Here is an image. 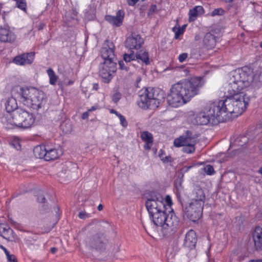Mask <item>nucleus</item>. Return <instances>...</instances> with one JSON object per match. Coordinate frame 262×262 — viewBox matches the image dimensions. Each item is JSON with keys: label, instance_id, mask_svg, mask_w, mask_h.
I'll use <instances>...</instances> for the list:
<instances>
[{"label": "nucleus", "instance_id": "obj_1", "mask_svg": "<svg viewBox=\"0 0 262 262\" xmlns=\"http://www.w3.org/2000/svg\"><path fill=\"white\" fill-rule=\"evenodd\" d=\"M147 199L146 208L150 219L164 236L173 235L177 230L179 221L172 210L167 214L163 196L156 191H148L145 193Z\"/></svg>", "mask_w": 262, "mask_h": 262}, {"label": "nucleus", "instance_id": "obj_2", "mask_svg": "<svg viewBox=\"0 0 262 262\" xmlns=\"http://www.w3.org/2000/svg\"><path fill=\"white\" fill-rule=\"evenodd\" d=\"M203 85V79L199 77L183 79L174 83L167 96L168 104L177 107L186 103L199 93Z\"/></svg>", "mask_w": 262, "mask_h": 262}, {"label": "nucleus", "instance_id": "obj_3", "mask_svg": "<svg viewBox=\"0 0 262 262\" xmlns=\"http://www.w3.org/2000/svg\"><path fill=\"white\" fill-rule=\"evenodd\" d=\"M231 80V81L227 88V98L218 101L229 114H234L235 116H237L245 111L248 105L249 99L246 95L241 92L245 88L242 84L236 82L233 78Z\"/></svg>", "mask_w": 262, "mask_h": 262}, {"label": "nucleus", "instance_id": "obj_4", "mask_svg": "<svg viewBox=\"0 0 262 262\" xmlns=\"http://www.w3.org/2000/svg\"><path fill=\"white\" fill-rule=\"evenodd\" d=\"M229 114L220 102L214 101L207 103L195 116V124L200 125H216L225 122Z\"/></svg>", "mask_w": 262, "mask_h": 262}, {"label": "nucleus", "instance_id": "obj_5", "mask_svg": "<svg viewBox=\"0 0 262 262\" xmlns=\"http://www.w3.org/2000/svg\"><path fill=\"white\" fill-rule=\"evenodd\" d=\"M11 94L33 110H38L42 108L46 102L44 93L32 87L15 86L11 90Z\"/></svg>", "mask_w": 262, "mask_h": 262}, {"label": "nucleus", "instance_id": "obj_6", "mask_svg": "<svg viewBox=\"0 0 262 262\" xmlns=\"http://www.w3.org/2000/svg\"><path fill=\"white\" fill-rule=\"evenodd\" d=\"M163 92L155 90L152 88L142 89L139 92L138 105L144 109H155L159 106L164 100Z\"/></svg>", "mask_w": 262, "mask_h": 262}, {"label": "nucleus", "instance_id": "obj_7", "mask_svg": "<svg viewBox=\"0 0 262 262\" xmlns=\"http://www.w3.org/2000/svg\"><path fill=\"white\" fill-rule=\"evenodd\" d=\"M12 118L14 125L24 128L30 127L35 119L32 114L22 109L16 110L12 114Z\"/></svg>", "mask_w": 262, "mask_h": 262}, {"label": "nucleus", "instance_id": "obj_8", "mask_svg": "<svg viewBox=\"0 0 262 262\" xmlns=\"http://www.w3.org/2000/svg\"><path fill=\"white\" fill-rule=\"evenodd\" d=\"M184 203V201L181 204L184 216L192 222L197 221L202 216L204 205L192 201L186 205Z\"/></svg>", "mask_w": 262, "mask_h": 262}, {"label": "nucleus", "instance_id": "obj_9", "mask_svg": "<svg viewBox=\"0 0 262 262\" xmlns=\"http://www.w3.org/2000/svg\"><path fill=\"white\" fill-rule=\"evenodd\" d=\"M117 70V63L105 60L99 66V76L104 83H108L113 77V74Z\"/></svg>", "mask_w": 262, "mask_h": 262}, {"label": "nucleus", "instance_id": "obj_10", "mask_svg": "<svg viewBox=\"0 0 262 262\" xmlns=\"http://www.w3.org/2000/svg\"><path fill=\"white\" fill-rule=\"evenodd\" d=\"M232 78L236 82L241 83L243 87L246 88L253 81V74L249 69L248 71H246L244 70V68H242L234 72Z\"/></svg>", "mask_w": 262, "mask_h": 262}, {"label": "nucleus", "instance_id": "obj_11", "mask_svg": "<svg viewBox=\"0 0 262 262\" xmlns=\"http://www.w3.org/2000/svg\"><path fill=\"white\" fill-rule=\"evenodd\" d=\"M115 46L112 41L105 40L104 46L101 49V56L105 60L117 63V59L115 54Z\"/></svg>", "mask_w": 262, "mask_h": 262}, {"label": "nucleus", "instance_id": "obj_12", "mask_svg": "<svg viewBox=\"0 0 262 262\" xmlns=\"http://www.w3.org/2000/svg\"><path fill=\"white\" fill-rule=\"evenodd\" d=\"M143 43L144 39L141 35L135 33H132L125 41V47L132 51V50H138L140 49Z\"/></svg>", "mask_w": 262, "mask_h": 262}, {"label": "nucleus", "instance_id": "obj_13", "mask_svg": "<svg viewBox=\"0 0 262 262\" xmlns=\"http://www.w3.org/2000/svg\"><path fill=\"white\" fill-rule=\"evenodd\" d=\"M125 13L124 10H119L116 13V16L107 15L105 16V19L115 27H120L123 24Z\"/></svg>", "mask_w": 262, "mask_h": 262}, {"label": "nucleus", "instance_id": "obj_14", "mask_svg": "<svg viewBox=\"0 0 262 262\" xmlns=\"http://www.w3.org/2000/svg\"><path fill=\"white\" fill-rule=\"evenodd\" d=\"M197 241L198 238L195 232L192 229H190L185 234L183 246L189 249H194Z\"/></svg>", "mask_w": 262, "mask_h": 262}, {"label": "nucleus", "instance_id": "obj_15", "mask_svg": "<svg viewBox=\"0 0 262 262\" xmlns=\"http://www.w3.org/2000/svg\"><path fill=\"white\" fill-rule=\"evenodd\" d=\"M35 54L33 52L24 53L16 56L13 59V62L18 65L31 64L34 59Z\"/></svg>", "mask_w": 262, "mask_h": 262}, {"label": "nucleus", "instance_id": "obj_16", "mask_svg": "<svg viewBox=\"0 0 262 262\" xmlns=\"http://www.w3.org/2000/svg\"><path fill=\"white\" fill-rule=\"evenodd\" d=\"M191 201L196 203L204 204L205 200V194L203 189L198 185H194L191 194Z\"/></svg>", "mask_w": 262, "mask_h": 262}, {"label": "nucleus", "instance_id": "obj_17", "mask_svg": "<svg viewBox=\"0 0 262 262\" xmlns=\"http://www.w3.org/2000/svg\"><path fill=\"white\" fill-rule=\"evenodd\" d=\"M252 237L255 249L262 250V227L256 226L252 234Z\"/></svg>", "mask_w": 262, "mask_h": 262}, {"label": "nucleus", "instance_id": "obj_18", "mask_svg": "<svg viewBox=\"0 0 262 262\" xmlns=\"http://www.w3.org/2000/svg\"><path fill=\"white\" fill-rule=\"evenodd\" d=\"M15 39V35L9 29L0 27V41L4 42H12Z\"/></svg>", "mask_w": 262, "mask_h": 262}, {"label": "nucleus", "instance_id": "obj_19", "mask_svg": "<svg viewBox=\"0 0 262 262\" xmlns=\"http://www.w3.org/2000/svg\"><path fill=\"white\" fill-rule=\"evenodd\" d=\"M183 181H174V192L179 202L182 204L185 196V190L182 184Z\"/></svg>", "mask_w": 262, "mask_h": 262}, {"label": "nucleus", "instance_id": "obj_20", "mask_svg": "<svg viewBox=\"0 0 262 262\" xmlns=\"http://www.w3.org/2000/svg\"><path fill=\"white\" fill-rule=\"evenodd\" d=\"M102 236L103 235L99 234L93 236L90 241L91 247L100 251L104 249L105 248V243L102 240Z\"/></svg>", "mask_w": 262, "mask_h": 262}, {"label": "nucleus", "instance_id": "obj_21", "mask_svg": "<svg viewBox=\"0 0 262 262\" xmlns=\"http://www.w3.org/2000/svg\"><path fill=\"white\" fill-rule=\"evenodd\" d=\"M62 155L61 151L56 148H52L47 145L45 160L47 161H54L58 159Z\"/></svg>", "mask_w": 262, "mask_h": 262}, {"label": "nucleus", "instance_id": "obj_22", "mask_svg": "<svg viewBox=\"0 0 262 262\" xmlns=\"http://www.w3.org/2000/svg\"><path fill=\"white\" fill-rule=\"evenodd\" d=\"M203 46L207 49H212L216 43V37L211 32L207 33L203 40Z\"/></svg>", "mask_w": 262, "mask_h": 262}, {"label": "nucleus", "instance_id": "obj_23", "mask_svg": "<svg viewBox=\"0 0 262 262\" xmlns=\"http://www.w3.org/2000/svg\"><path fill=\"white\" fill-rule=\"evenodd\" d=\"M16 99L18 98L12 95V97L7 99L5 104L6 110L7 112H13V113L18 109Z\"/></svg>", "mask_w": 262, "mask_h": 262}, {"label": "nucleus", "instance_id": "obj_24", "mask_svg": "<svg viewBox=\"0 0 262 262\" xmlns=\"http://www.w3.org/2000/svg\"><path fill=\"white\" fill-rule=\"evenodd\" d=\"M204 8L202 6H198L190 9L189 12V21H194L199 15L203 14Z\"/></svg>", "mask_w": 262, "mask_h": 262}, {"label": "nucleus", "instance_id": "obj_25", "mask_svg": "<svg viewBox=\"0 0 262 262\" xmlns=\"http://www.w3.org/2000/svg\"><path fill=\"white\" fill-rule=\"evenodd\" d=\"M47 145H40L36 146L33 149L35 157L39 159H43L45 160Z\"/></svg>", "mask_w": 262, "mask_h": 262}, {"label": "nucleus", "instance_id": "obj_26", "mask_svg": "<svg viewBox=\"0 0 262 262\" xmlns=\"http://www.w3.org/2000/svg\"><path fill=\"white\" fill-rule=\"evenodd\" d=\"M136 58L140 60L146 65L150 64L149 54L147 51L144 50H140L136 54Z\"/></svg>", "mask_w": 262, "mask_h": 262}, {"label": "nucleus", "instance_id": "obj_27", "mask_svg": "<svg viewBox=\"0 0 262 262\" xmlns=\"http://www.w3.org/2000/svg\"><path fill=\"white\" fill-rule=\"evenodd\" d=\"M190 139L184 136H181L174 140L173 144L176 147H181L182 145L190 144Z\"/></svg>", "mask_w": 262, "mask_h": 262}, {"label": "nucleus", "instance_id": "obj_28", "mask_svg": "<svg viewBox=\"0 0 262 262\" xmlns=\"http://www.w3.org/2000/svg\"><path fill=\"white\" fill-rule=\"evenodd\" d=\"M12 232V230L9 226L4 224L0 225V234L4 238H9V235L11 234Z\"/></svg>", "mask_w": 262, "mask_h": 262}, {"label": "nucleus", "instance_id": "obj_29", "mask_svg": "<svg viewBox=\"0 0 262 262\" xmlns=\"http://www.w3.org/2000/svg\"><path fill=\"white\" fill-rule=\"evenodd\" d=\"M47 73L49 77V83L50 84L54 85L56 84L58 79V76L52 68H49L47 70Z\"/></svg>", "mask_w": 262, "mask_h": 262}, {"label": "nucleus", "instance_id": "obj_30", "mask_svg": "<svg viewBox=\"0 0 262 262\" xmlns=\"http://www.w3.org/2000/svg\"><path fill=\"white\" fill-rule=\"evenodd\" d=\"M141 138L144 142H153V136L152 135L148 132V131H143L141 133Z\"/></svg>", "mask_w": 262, "mask_h": 262}, {"label": "nucleus", "instance_id": "obj_31", "mask_svg": "<svg viewBox=\"0 0 262 262\" xmlns=\"http://www.w3.org/2000/svg\"><path fill=\"white\" fill-rule=\"evenodd\" d=\"M196 143H191L190 144L185 145H182L183 147L182 148V151L186 154H192L194 152L195 150V145Z\"/></svg>", "mask_w": 262, "mask_h": 262}, {"label": "nucleus", "instance_id": "obj_32", "mask_svg": "<svg viewBox=\"0 0 262 262\" xmlns=\"http://www.w3.org/2000/svg\"><path fill=\"white\" fill-rule=\"evenodd\" d=\"M185 137L190 139V142L193 143H196V139L199 137V135L193 133L190 130H186L185 132V135L184 136Z\"/></svg>", "mask_w": 262, "mask_h": 262}, {"label": "nucleus", "instance_id": "obj_33", "mask_svg": "<svg viewBox=\"0 0 262 262\" xmlns=\"http://www.w3.org/2000/svg\"><path fill=\"white\" fill-rule=\"evenodd\" d=\"M136 58V55L134 54V52L133 51H130V53L129 54H124L123 55V59L124 61L126 62V64L128 63V62H130L132 60H135Z\"/></svg>", "mask_w": 262, "mask_h": 262}, {"label": "nucleus", "instance_id": "obj_34", "mask_svg": "<svg viewBox=\"0 0 262 262\" xmlns=\"http://www.w3.org/2000/svg\"><path fill=\"white\" fill-rule=\"evenodd\" d=\"M186 27V25H184L182 27H179L178 29L176 27L173 28V31L175 32L174 38L176 39H178L179 36L184 33Z\"/></svg>", "mask_w": 262, "mask_h": 262}, {"label": "nucleus", "instance_id": "obj_35", "mask_svg": "<svg viewBox=\"0 0 262 262\" xmlns=\"http://www.w3.org/2000/svg\"><path fill=\"white\" fill-rule=\"evenodd\" d=\"M61 128L66 134L70 133L72 130V124L70 122L62 123L61 124Z\"/></svg>", "mask_w": 262, "mask_h": 262}, {"label": "nucleus", "instance_id": "obj_36", "mask_svg": "<svg viewBox=\"0 0 262 262\" xmlns=\"http://www.w3.org/2000/svg\"><path fill=\"white\" fill-rule=\"evenodd\" d=\"M225 10L222 8H216L213 10L211 13V16H222L225 14Z\"/></svg>", "mask_w": 262, "mask_h": 262}, {"label": "nucleus", "instance_id": "obj_37", "mask_svg": "<svg viewBox=\"0 0 262 262\" xmlns=\"http://www.w3.org/2000/svg\"><path fill=\"white\" fill-rule=\"evenodd\" d=\"M122 95L118 90H116L112 96V100L115 103H117L121 98Z\"/></svg>", "mask_w": 262, "mask_h": 262}, {"label": "nucleus", "instance_id": "obj_38", "mask_svg": "<svg viewBox=\"0 0 262 262\" xmlns=\"http://www.w3.org/2000/svg\"><path fill=\"white\" fill-rule=\"evenodd\" d=\"M37 200L39 203H44L46 202V198L42 194V191L39 190L36 192Z\"/></svg>", "mask_w": 262, "mask_h": 262}, {"label": "nucleus", "instance_id": "obj_39", "mask_svg": "<svg viewBox=\"0 0 262 262\" xmlns=\"http://www.w3.org/2000/svg\"><path fill=\"white\" fill-rule=\"evenodd\" d=\"M18 8L21 10H25L27 7L25 0H15Z\"/></svg>", "mask_w": 262, "mask_h": 262}, {"label": "nucleus", "instance_id": "obj_40", "mask_svg": "<svg viewBox=\"0 0 262 262\" xmlns=\"http://www.w3.org/2000/svg\"><path fill=\"white\" fill-rule=\"evenodd\" d=\"M118 64L120 69L124 70L126 72L129 71V68L128 63L126 64V62H125L124 61H119Z\"/></svg>", "mask_w": 262, "mask_h": 262}, {"label": "nucleus", "instance_id": "obj_41", "mask_svg": "<svg viewBox=\"0 0 262 262\" xmlns=\"http://www.w3.org/2000/svg\"><path fill=\"white\" fill-rule=\"evenodd\" d=\"M204 171L209 175H211L214 172L213 167L210 165H206L204 168Z\"/></svg>", "mask_w": 262, "mask_h": 262}, {"label": "nucleus", "instance_id": "obj_42", "mask_svg": "<svg viewBox=\"0 0 262 262\" xmlns=\"http://www.w3.org/2000/svg\"><path fill=\"white\" fill-rule=\"evenodd\" d=\"M92 216L91 213H88L85 212V211H80L78 213V217L80 219H85L86 218H89Z\"/></svg>", "mask_w": 262, "mask_h": 262}, {"label": "nucleus", "instance_id": "obj_43", "mask_svg": "<svg viewBox=\"0 0 262 262\" xmlns=\"http://www.w3.org/2000/svg\"><path fill=\"white\" fill-rule=\"evenodd\" d=\"M118 118L120 119V123L123 127H126L128 125V123L126 120L125 117L121 114L119 115Z\"/></svg>", "mask_w": 262, "mask_h": 262}, {"label": "nucleus", "instance_id": "obj_44", "mask_svg": "<svg viewBox=\"0 0 262 262\" xmlns=\"http://www.w3.org/2000/svg\"><path fill=\"white\" fill-rule=\"evenodd\" d=\"M8 262H18L16 256L14 254H9L6 256Z\"/></svg>", "mask_w": 262, "mask_h": 262}, {"label": "nucleus", "instance_id": "obj_45", "mask_svg": "<svg viewBox=\"0 0 262 262\" xmlns=\"http://www.w3.org/2000/svg\"><path fill=\"white\" fill-rule=\"evenodd\" d=\"M157 6L155 4L151 5L150 8L148 10V16H150L154 12H155L157 11Z\"/></svg>", "mask_w": 262, "mask_h": 262}, {"label": "nucleus", "instance_id": "obj_46", "mask_svg": "<svg viewBox=\"0 0 262 262\" xmlns=\"http://www.w3.org/2000/svg\"><path fill=\"white\" fill-rule=\"evenodd\" d=\"M188 54L187 53H183L179 55L178 57L179 61L180 62H183L184 61L186 58L188 57Z\"/></svg>", "mask_w": 262, "mask_h": 262}, {"label": "nucleus", "instance_id": "obj_47", "mask_svg": "<svg viewBox=\"0 0 262 262\" xmlns=\"http://www.w3.org/2000/svg\"><path fill=\"white\" fill-rule=\"evenodd\" d=\"M165 201L167 205L169 206H171L172 204L171 198L169 195L166 196L165 198Z\"/></svg>", "mask_w": 262, "mask_h": 262}, {"label": "nucleus", "instance_id": "obj_48", "mask_svg": "<svg viewBox=\"0 0 262 262\" xmlns=\"http://www.w3.org/2000/svg\"><path fill=\"white\" fill-rule=\"evenodd\" d=\"M153 144V142H145L144 145V148L145 150H149L150 149Z\"/></svg>", "mask_w": 262, "mask_h": 262}, {"label": "nucleus", "instance_id": "obj_49", "mask_svg": "<svg viewBox=\"0 0 262 262\" xmlns=\"http://www.w3.org/2000/svg\"><path fill=\"white\" fill-rule=\"evenodd\" d=\"M162 161L164 163H168L172 162V159L170 156H164L163 159H162Z\"/></svg>", "mask_w": 262, "mask_h": 262}, {"label": "nucleus", "instance_id": "obj_50", "mask_svg": "<svg viewBox=\"0 0 262 262\" xmlns=\"http://www.w3.org/2000/svg\"><path fill=\"white\" fill-rule=\"evenodd\" d=\"M138 1L139 0H127V3L129 6H134Z\"/></svg>", "mask_w": 262, "mask_h": 262}, {"label": "nucleus", "instance_id": "obj_51", "mask_svg": "<svg viewBox=\"0 0 262 262\" xmlns=\"http://www.w3.org/2000/svg\"><path fill=\"white\" fill-rule=\"evenodd\" d=\"M0 248L4 251V253L6 256H7L8 255H9L10 254L8 250L4 246L0 245Z\"/></svg>", "mask_w": 262, "mask_h": 262}, {"label": "nucleus", "instance_id": "obj_52", "mask_svg": "<svg viewBox=\"0 0 262 262\" xmlns=\"http://www.w3.org/2000/svg\"><path fill=\"white\" fill-rule=\"evenodd\" d=\"M165 155V152L163 150H160V152L159 154V156L161 160H162V159L164 158Z\"/></svg>", "mask_w": 262, "mask_h": 262}, {"label": "nucleus", "instance_id": "obj_53", "mask_svg": "<svg viewBox=\"0 0 262 262\" xmlns=\"http://www.w3.org/2000/svg\"><path fill=\"white\" fill-rule=\"evenodd\" d=\"M89 112H84L82 114V118L83 119H86L87 118H88L89 117Z\"/></svg>", "mask_w": 262, "mask_h": 262}, {"label": "nucleus", "instance_id": "obj_54", "mask_svg": "<svg viewBox=\"0 0 262 262\" xmlns=\"http://www.w3.org/2000/svg\"><path fill=\"white\" fill-rule=\"evenodd\" d=\"M110 112L111 114H115L118 117L119 115L121 114L119 113H118L117 111H116V110H113V109H111L110 110Z\"/></svg>", "mask_w": 262, "mask_h": 262}, {"label": "nucleus", "instance_id": "obj_55", "mask_svg": "<svg viewBox=\"0 0 262 262\" xmlns=\"http://www.w3.org/2000/svg\"><path fill=\"white\" fill-rule=\"evenodd\" d=\"M240 139L239 138H237L235 140V144H237L238 146H243L244 144H239Z\"/></svg>", "mask_w": 262, "mask_h": 262}, {"label": "nucleus", "instance_id": "obj_56", "mask_svg": "<svg viewBox=\"0 0 262 262\" xmlns=\"http://www.w3.org/2000/svg\"><path fill=\"white\" fill-rule=\"evenodd\" d=\"M249 262H262V259H251L249 261Z\"/></svg>", "mask_w": 262, "mask_h": 262}, {"label": "nucleus", "instance_id": "obj_57", "mask_svg": "<svg viewBox=\"0 0 262 262\" xmlns=\"http://www.w3.org/2000/svg\"><path fill=\"white\" fill-rule=\"evenodd\" d=\"M93 89L95 90H97L99 89V85L98 83H94Z\"/></svg>", "mask_w": 262, "mask_h": 262}, {"label": "nucleus", "instance_id": "obj_58", "mask_svg": "<svg viewBox=\"0 0 262 262\" xmlns=\"http://www.w3.org/2000/svg\"><path fill=\"white\" fill-rule=\"evenodd\" d=\"M57 250V249L55 247H52V248H51V250H50L51 252L53 254L55 253L56 252Z\"/></svg>", "mask_w": 262, "mask_h": 262}, {"label": "nucleus", "instance_id": "obj_59", "mask_svg": "<svg viewBox=\"0 0 262 262\" xmlns=\"http://www.w3.org/2000/svg\"><path fill=\"white\" fill-rule=\"evenodd\" d=\"M97 209L99 211H101L103 209V206L101 204H100L98 207H97Z\"/></svg>", "mask_w": 262, "mask_h": 262}, {"label": "nucleus", "instance_id": "obj_60", "mask_svg": "<svg viewBox=\"0 0 262 262\" xmlns=\"http://www.w3.org/2000/svg\"><path fill=\"white\" fill-rule=\"evenodd\" d=\"M96 110V107L95 106H92L90 109L88 110V112H92Z\"/></svg>", "mask_w": 262, "mask_h": 262}, {"label": "nucleus", "instance_id": "obj_61", "mask_svg": "<svg viewBox=\"0 0 262 262\" xmlns=\"http://www.w3.org/2000/svg\"><path fill=\"white\" fill-rule=\"evenodd\" d=\"M145 9V6H142L140 9L141 12H143Z\"/></svg>", "mask_w": 262, "mask_h": 262}, {"label": "nucleus", "instance_id": "obj_62", "mask_svg": "<svg viewBox=\"0 0 262 262\" xmlns=\"http://www.w3.org/2000/svg\"><path fill=\"white\" fill-rule=\"evenodd\" d=\"M259 148L261 154H262V142L259 145Z\"/></svg>", "mask_w": 262, "mask_h": 262}, {"label": "nucleus", "instance_id": "obj_63", "mask_svg": "<svg viewBox=\"0 0 262 262\" xmlns=\"http://www.w3.org/2000/svg\"><path fill=\"white\" fill-rule=\"evenodd\" d=\"M236 251H233L232 254H231V258H232V259H233V255L235 253Z\"/></svg>", "mask_w": 262, "mask_h": 262}, {"label": "nucleus", "instance_id": "obj_64", "mask_svg": "<svg viewBox=\"0 0 262 262\" xmlns=\"http://www.w3.org/2000/svg\"><path fill=\"white\" fill-rule=\"evenodd\" d=\"M258 172L262 175V166L259 169Z\"/></svg>", "mask_w": 262, "mask_h": 262}]
</instances>
